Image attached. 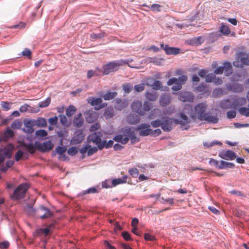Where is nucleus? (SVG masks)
Here are the masks:
<instances>
[{"instance_id": "9", "label": "nucleus", "mask_w": 249, "mask_h": 249, "mask_svg": "<svg viewBox=\"0 0 249 249\" xmlns=\"http://www.w3.org/2000/svg\"><path fill=\"white\" fill-rule=\"evenodd\" d=\"M87 100L89 104L94 106L95 109L97 110L104 108L107 105L106 103H102L103 101L101 98H95L90 97L88 98Z\"/></svg>"}, {"instance_id": "54", "label": "nucleus", "mask_w": 249, "mask_h": 249, "mask_svg": "<svg viewBox=\"0 0 249 249\" xmlns=\"http://www.w3.org/2000/svg\"><path fill=\"white\" fill-rule=\"evenodd\" d=\"M36 134L37 136L44 137L47 135V133L44 130H39L36 131Z\"/></svg>"}, {"instance_id": "13", "label": "nucleus", "mask_w": 249, "mask_h": 249, "mask_svg": "<svg viewBox=\"0 0 249 249\" xmlns=\"http://www.w3.org/2000/svg\"><path fill=\"white\" fill-rule=\"evenodd\" d=\"M131 108L133 111L136 112L141 116H144V112L142 110V104L141 101H134L131 104Z\"/></svg>"}, {"instance_id": "15", "label": "nucleus", "mask_w": 249, "mask_h": 249, "mask_svg": "<svg viewBox=\"0 0 249 249\" xmlns=\"http://www.w3.org/2000/svg\"><path fill=\"white\" fill-rule=\"evenodd\" d=\"M85 119L87 122L89 123H92L95 121L98 117V115L97 112L92 110H89L84 113Z\"/></svg>"}, {"instance_id": "42", "label": "nucleus", "mask_w": 249, "mask_h": 249, "mask_svg": "<svg viewBox=\"0 0 249 249\" xmlns=\"http://www.w3.org/2000/svg\"><path fill=\"white\" fill-rule=\"evenodd\" d=\"M51 102V99L50 98H48L46 100H45L43 101H42L39 103V107H48Z\"/></svg>"}, {"instance_id": "53", "label": "nucleus", "mask_w": 249, "mask_h": 249, "mask_svg": "<svg viewBox=\"0 0 249 249\" xmlns=\"http://www.w3.org/2000/svg\"><path fill=\"white\" fill-rule=\"evenodd\" d=\"M97 192V190L96 188H95V187H92V188H89V189H87V190L83 192L82 193H81V194L85 195V194H89V193H96Z\"/></svg>"}, {"instance_id": "12", "label": "nucleus", "mask_w": 249, "mask_h": 249, "mask_svg": "<svg viewBox=\"0 0 249 249\" xmlns=\"http://www.w3.org/2000/svg\"><path fill=\"white\" fill-rule=\"evenodd\" d=\"M180 117L181 120L179 121L178 120V124L180 125V128L182 130H187L190 127L189 124L190 123V121L188 117L183 112L180 113Z\"/></svg>"}, {"instance_id": "39", "label": "nucleus", "mask_w": 249, "mask_h": 249, "mask_svg": "<svg viewBox=\"0 0 249 249\" xmlns=\"http://www.w3.org/2000/svg\"><path fill=\"white\" fill-rule=\"evenodd\" d=\"M14 136V131L9 128H7L4 133V136L6 139L12 138Z\"/></svg>"}, {"instance_id": "51", "label": "nucleus", "mask_w": 249, "mask_h": 249, "mask_svg": "<svg viewBox=\"0 0 249 249\" xmlns=\"http://www.w3.org/2000/svg\"><path fill=\"white\" fill-rule=\"evenodd\" d=\"M161 83L160 81H155L152 86L153 89L156 90L160 89L161 88Z\"/></svg>"}, {"instance_id": "25", "label": "nucleus", "mask_w": 249, "mask_h": 249, "mask_svg": "<svg viewBox=\"0 0 249 249\" xmlns=\"http://www.w3.org/2000/svg\"><path fill=\"white\" fill-rule=\"evenodd\" d=\"M116 105H115V108L118 110H122L125 108L127 104L124 101H123L121 99L117 98L115 100Z\"/></svg>"}, {"instance_id": "19", "label": "nucleus", "mask_w": 249, "mask_h": 249, "mask_svg": "<svg viewBox=\"0 0 249 249\" xmlns=\"http://www.w3.org/2000/svg\"><path fill=\"white\" fill-rule=\"evenodd\" d=\"M14 148V145L10 143L7 144L3 148L0 149V151L6 158H10L12 156Z\"/></svg>"}, {"instance_id": "30", "label": "nucleus", "mask_w": 249, "mask_h": 249, "mask_svg": "<svg viewBox=\"0 0 249 249\" xmlns=\"http://www.w3.org/2000/svg\"><path fill=\"white\" fill-rule=\"evenodd\" d=\"M219 31L222 35L225 36H228L231 33V30L229 27L223 23H221Z\"/></svg>"}, {"instance_id": "59", "label": "nucleus", "mask_w": 249, "mask_h": 249, "mask_svg": "<svg viewBox=\"0 0 249 249\" xmlns=\"http://www.w3.org/2000/svg\"><path fill=\"white\" fill-rule=\"evenodd\" d=\"M215 76L212 73L207 75L206 76V81L208 83L213 82Z\"/></svg>"}, {"instance_id": "8", "label": "nucleus", "mask_w": 249, "mask_h": 249, "mask_svg": "<svg viewBox=\"0 0 249 249\" xmlns=\"http://www.w3.org/2000/svg\"><path fill=\"white\" fill-rule=\"evenodd\" d=\"M102 132L97 131L90 134L88 136V140L89 142H92L96 145L99 150H102L103 146V144L102 145L103 141L102 140Z\"/></svg>"}, {"instance_id": "6", "label": "nucleus", "mask_w": 249, "mask_h": 249, "mask_svg": "<svg viewBox=\"0 0 249 249\" xmlns=\"http://www.w3.org/2000/svg\"><path fill=\"white\" fill-rule=\"evenodd\" d=\"M29 186L27 183L20 184L16 188L11 197L16 200L23 198Z\"/></svg>"}, {"instance_id": "36", "label": "nucleus", "mask_w": 249, "mask_h": 249, "mask_svg": "<svg viewBox=\"0 0 249 249\" xmlns=\"http://www.w3.org/2000/svg\"><path fill=\"white\" fill-rule=\"evenodd\" d=\"M76 108L73 106H70L66 110V114L68 117H71L75 113Z\"/></svg>"}, {"instance_id": "55", "label": "nucleus", "mask_w": 249, "mask_h": 249, "mask_svg": "<svg viewBox=\"0 0 249 249\" xmlns=\"http://www.w3.org/2000/svg\"><path fill=\"white\" fill-rule=\"evenodd\" d=\"M77 152V149L76 147H71L68 150V153L70 155H74Z\"/></svg>"}, {"instance_id": "49", "label": "nucleus", "mask_w": 249, "mask_h": 249, "mask_svg": "<svg viewBox=\"0 0 249 249\" xmlns=\"http://www.w3.org/2000/svg\"><path fill=\"white\" fill-rule=\"evenodd\" d=\"M151 124L153 127H158L162 125V120H156L151 122Z\"/></svg>"}, {"instance_id": "16", "label": "nucleus", "mask_w": 249, "mask_h": 249, "mask_svg": "<svg viewBox=\"0 0 249 249\" xmlns=\"http://www.w3.org/2000/svg\"><path fill=\"white\" fill-rule=\"evenodd\" d=\"M194 97L193 94L189 92H182L179 94L178 99L183 102H192Z\"/></svg>"}, {"instance_id": "26", "label": "nucleus", "mask_w": 249, "mask_h": 249, "mask_svg": "<svg viewBox=\"0 0 249 249\" xmlns=\"http://www.w3.org/2000/svg\"><path fill=\"white\" fill-rule=\"evenodd\" d=\"M224 71H225V75L227 76L231 75L232 72V66L230 62H226L223 64Z\"/></svg>"}, {"instance_id": "1", "label": "nucleus", "mask_w": 249, "mask_h": 249, "mask_svg": "<svg viewBox=\"0 0 249 249\" xmlns=\"http://www.w3.org/2000/svg\"><path fill=\"white\" fill-rule=\"evenodd\" d=\"M122 134L115 135L113 140L115 142L121 143L122 144H126L129 140H130L131 144H134L140 141V139L136 137L134 131L131 128H122Z\"/></svg>"}, {"instance_id": "63", "label": "nucleus", "mask_w": 249, "mask_h": 249, "mask_svg": "<svg viewBox=\"0 0 249 249\" xmlns=\"http://www.w3.org/2000/svg\"><path fill=\"white\" fill-rule=\"evenodd\" d=\"M1 105L5 110H8L10 108V104L7 102H2Z\"/></svg>"}, {"instance_id": "14", "label": "nucleus", "mask_w": 249, "mask_h": 249, "mask_svg": "<svg viewBox=\"0 0 249 249\" xmlns=\"http://www.w3.org/2000/svg\"><path fill=\"white\" fill-rule=\"evenodd\" d=\"M24 127L23 128V131L28 133L32 134L34 131V126L36 125L35 120H25L24 121Z\"/></svg>"}, {"instance_id": "7", "label": "nucleus", "mask_w": 249, "mask_h": 249, "mask_svg": "<svg viewBox=\"0 0 249 249\" xmlns=\"http://www.w3.org/2000/svg\"><path fill=\"white\" fill-rule=\"evenodd\" d=\"M178 124V120L168 117H162L161 128L164 131H170L173 126Z\"/></svg>"}, {"instance_id": "34", "label": "nucleus", "mask_w": 249, "mask_h": 249, "mask_svg": "<svg viewBox=\"0 0 249 249\" xmlns=\"http://www.w3.org/2000/svg\"><path fill=\"white\" fill-rule=\"evenodd\" d=\"M114 111L112 108H107L104 113L105 117L107 119H110L113 116Z\"/></svg>"}, {"instance_id": "3", "label": "nucleus", "mask_w": 249, "mask_h": 249, "mask_svg": "<svg viewBox=\"0 0 249 249\" xmlns=\"http://www.w3.org/2000/svg\"><path fill=\"white\" fill-rule=\"evenodd\" d=\"M127 64V60L123 59L109 62L103 66V73L107 75L110 72L118 70L120 67Z\"/></svg>"}, {"instance_id": "28", "label": "nucleus", "mask_w": 249, "mask_h": 249, "mask_svg": "<svg viewBox=\"0 0 249 249\" xmlns=\"http://www.w3.org/2000/svg\"><path fill=\"white\" fill-rule=\"evenodd\" d=\"M127 176H124L122 178H118L114 179L111 180V184L112 186H116V185L120 184L126 183L127 180Z\"/></svg>"}, {"instance_id": "52", "label": "nucleus", "mask_w": 249, "mask_h": 249, "mask_svg": "<svg viewBox=\"0 0 249 249\" xmlns=\"http://www.w3.org/2000/svg\"><path fill=\"white\" fill-rule=\"evenodd\" d=\"M100 128V125L99 123H95L92 124L89 128L90 132H94Z\"/></svg>"}, {"instance_id": "18", "label": "nucleus", "mask_w": 249, "mask_h": 249, "mask_svg": "<svg viewBox=\"0 0 249 249\" xmlns=\"http://www.w3.org/2000/svg\"><path fill=\"white\" fill-rule=\"evenodd\" d=\"M226 88L229 91L233 92H241L244 89V87L241 84H228L226 85Z\"/></svg>"}, {"instance_id": "48", "label": "nucleus", "mask_w": 249, "mask_h": 249, "mask_svg": "<svg viewBox=\"0 0 249 249\" xmlns=\"http://www.w3.org/2000/svg\"><path fill=\"white\" fill-rule=\"evenodd\" d=\"M123 90L126 93H129L132 90V86L130 84H125L123 85Z\"/></svg>"}, {"instance_id": "64", "label": "nucleus", "mask_w": 249, "mask_h": 249, "mask_svg": "<svg viewBox=\"0 0 249 249\" xmlns=\"http://www.w3.org/2000/svg\"><path fill=\"white\" fill-rule=\"evenodd\" d=\"M22 54L30 58L31 57V52L29 49H25L22 51Z\"/></svg>"}, {"instance_id": "4", "label": "nucleus", "mask_w": 249, "mask_h": 249, "mask_svg": "<svg viewBox=\"0 0 249 249\" xmlns=\"http://www.w3.org/2000/svg\"><path fill=\"white\" fill-rule=\"evenodd\" d=\"M234 67L242 68L244 65H249V53L238 52L236 53V60L233 62Z\"/></svg>"}, {"instance_id": "29", "label": "nucleus", "mask_w": 249, "mask_h": 249, "mask_svg": "<svg viewBox=\"0 0 249 249\" xmlns=\"http://www.w3.org/2000/svg\"><path fill=\"white\" fill-rule=\"evenodd\" d=\"M140 117L138 116H134L133 114H130L127 117V121L130 124H136L140 122Z\"/></svg>"}, {"instance_id": "32", "label": "nucleus", "mask_w": 249, "mask_h": 249, "mask_svg": "<svg viewBox=\"0 0 249 249\" xmlns=\"http://www.w3.org/2000/svg\"><path fill=\"white\" fill-rule=\"evenodd\" d=\"M152 105L151 103L147 101H144L142 109L144 112V115H145L146 112L149 111L152 109Z\"/></svg>"}, {"instance_id": "44", "label": "nucleus", "mask_w": 249, "mask_h": 249, "mask_svg": "<svg viewBox=\"0 0 249 249\" xmlns=\"http://www.w3.org/2000/svg\"><path fill=\"white\" fill-rule=\"evenodd\" d=\"M98 149L99 148L98 147H91L90 145H89V148L88 149V156H90L94 153H96Z\"/></svg>"}, {"instance_id": "21", "label": "nucleus", "mask_w": 249, "mask_h": 249, "mask_svg": "<svg viewBox=\"0 0 249 249\" xmlns=\"http://www.w3.org/2000/svg\"><path fill=\"white\" fill-rule=\"evenodd\" d=\"M200 121H206L210 123L216 124L218 121V118L216 116L211 115L208 113H206Z\"/></svg>"}, {"instance_id": "33", "label": "nucleus", "mask_w": 249, "mask_h": 249, "mask_svg": "<svg viewBox=\"0 0 249 249\" xmlns=\"http://www.w3.org/2000/svg\"><path fill=\"white\" fill-rule=\"evenodd\" d=\"M35 234H36V236H39L42 234H44L45 236H47L49 234V230L46 229V228L44 229L41 228L37 229L36 231Z\"/></svg>"}, {"instance_id": "58", "label": "nucleus", "mask_w": 249, "mask_h": 249, "mask_svg": "<svg viewBox=\"0 0 249 249\" xmlns=\"http://www.w3.org/2000/svg\"><path fill=\"white\" fill-rule=\"evenodd\" d=\"M59 118L60 122L62 124H63V125H65L67 124L68 120L67 117L64 115H60Z\"/></svg>"}, {"instance_id": "57", "label": "nucleus", "mask_w": 249, "mask_h": 249, "mask_svg": "<svg viewBox=\"0 0 249 249\" xmlns=\"http://www.w3.org/2000/svg\"><path fill=\"white\" fill-rule=\"evenodd\" d=\"M181 88V83L179 82V81H178L177 83H175V85L172 87V89L174 91H178L180 90Z\"/></svg>"}, {"instance_id": "22", "label": "nucleus", "mask_w": 249, "mask_h": 249, "mask_svg": "<svg viewBox=\"0 0 249 249\" xmlns=\"http://www.w3.org/2000/svg\"><path fill=\"white\" fill-rule=\"evenodd\" d=\"M171 101V99L169 95L164 94L160 99V104L162 107H165L170 104Z\"/></svg>"}, {"instance_id": "37", "label": "nucleus", "mask_w": 249, "mask_h": 249, "mask_svg": "<svg viewBox=\"0 0 249 249\" xmlns=\"http://www.w3.org/2000/svg\"><path fill=\"white\" fill-rule=\"evenodd\" d=\"M36 125L40 127H45L47 125V122L46 120L42 118H39L37 120H35Z\"/></svg>"}, {"instance_id": "27", "label": "nucleus", "mask_w": 249, "mask_h": 249, "mask_svg": "<svg viewBox=\"0 0 249 249\" xmlns=\"http://www.w3.org/2000/svg\"><path fill=\"white\" fill-rule=\"evenodd\" d=\"M22 145L25 147L31 154L35 153L36 150H37V147L36 145V142H35L34 144L32 143H30L28 144L23 143L22 144Z\"/></svg>"}, {"instance_id": "40", "label": "nucleus", "mask_w": 249, "mask_h": 249, "mask_svg": "<svg viewBox=\"0 0 249 249\" xmlns=\"http://www.w3.org/2000/svg\"><path fill=\"white\" fill-rule=\"evenodd\" d=\"M22 125V123L19 120H15L11 124V126L14 129H19Z\"/></svg>"}, {"instance_id": "38", "label": "nucleus", "mask_w": 249, "mask_h": 249, "mask_svg": "<svg viewBox=\"0 0 249 249\" xmlns=\"http://www.w3.org/2000/svg\"><path fill=\"white\" fill-rule=\"evenodd\" d=\"M105 36L104 32H101L99 34L92 33L90 35V37L93 39H97L98 38H102Z\"/></svg>"}, {"instance_id": "61", "label": "nucleus", "mask_w": 249, "mask_h": 249, "mask_svg": "<svg viewBox=\"0 0 249 249\" xmlns=\"http://www.w3.org/2000/svg\"><path fill=\"white\" fill-rule=\"evenodd\" d=\"M145 240L148 241H154L156 239L154 236L152 235L149 233H145L144 235Z\"/></svg>"}, {"instance_id": "45", "label": "nucleus", "mask_w": 249, "mask_h": 249, "mask_svg": "<svg viewBox=\"0 0 249 249\" xmlns=\"http://www.w3.org/2000/svg\"><path fill=\"white\" fill-rule=\"evenodd\" d=\"M56 152L59 155H63L66 151L67 147L66 146H57L56 148Z\"/></svg>"}, {"instance_id": "5", "label": "nucleus", "mask_w": 249, "mask_h": 249, "mask_svg": "<svg viewBox=\"0 0 249 249\" xmlns=\"http://www.w3.org/2000/svg\"><path fill=\"white\" fill-rule=\"evenodd\" d=\"M27 208L41 219L48 218L53 215V213L49 208L43 206H40L36 211L33 210L32 207L28 206Z\"/></svg>"}, {"instance_id": "35", "label": "nucleus", "mask_w": 249, "mask_h": 249, "mask_svg": "<svg viewBox=\"0 0 249 249\" xmlns=\"http://www.w3.org/2000/svg\"><path fill=\"white\" fill-rule=\"evenodd\" d=\"M143 6H146L150 8L152 11L154 12H160L161 10V8L162 7V5H160L158 4H153L150 6H147L146 4H143Z\"/></svg>"}, {"instance_id": "10", "label": "nucleus", "mask_w": 249, "mask_h": 249, "mask_svg": "<svg viewBox=\"0 0 249 249\" xmlns=\"http://www.w3.org/2000/svg\"><path fill=\"white\" fill-rule=\"evenodd\" d=\"M36 145L37 150L42 152L49 151L53 147V144L50 141L45 142L43 143L36 142Z\"/></svg>"}, {"instance_id": "20", "label": "nucleus", "mask_w": 249, "mask_h": 249, "mask_svg": "<svg viewBox=\"0 0 249 249\" xmlns=\"http://www.w3.org/2000/svg\"><path fill=\"white\" fill-rule=\"evenodd\" d=\"M164 51L167 55H177L180 53L179 48L170 47L168 45H165Z\"/></svg>"}, {"instance_id": "60", "label": "nucleus", "mask_w": 249, "mask_h": 249, "mask_svg": "<svg viewBox=\"0 0 249 249\" xmlns=\"http://www.w3.org/2000/svg\"><path fill=\"white\" fill-rule=\"evenodd\" d=\"M236 114V112L234 110H230L228 111L227 113V117L229 119H232L235 118Z\"/></svg>"}, {"instance_id": "41", "label": "nucleus", "mask_w": 249, "mask_h": 249, "mask_svg": "<svg viewBox=\"0 0 249 249\" xmlns=\"http://www.w3.org/2000/svg\"><path fill=\"white\" fill-rule=\"evenodd\" d=\"M238 111L241 115L249 117V108L242 107L239 109Z\"/></svg>"}, {"instance_id": "31", "label": "nucleus", "mask_w": 249, "mask_h": 249, "mask_svg": "<svg viewBox=\"0 0 249 249\" xmlns=\"http://www.w3.org/2000/svg\"><path fill=\"white\" fill-rule=\"evenodd\" d=\"M117 95V93L115 91L107 92L105 94H104L102 97L104 98L105 100H110L114 99Z\"/></svg>"}, {"instance_id": "24", "label": "nucleus", "mask_w": 249, "mask_h": 249, "mask_svg": "<svg viewBox=\"0 0 249 249\" xmlns=\"http://www.w3.org/2000/svg\"><path fill=\"white\" fill-rule=\"evenodd\" d=\"M158 97V94L155 91H147L145 93V97L150 101H155Z\"/></svg>"}, {"instance_id": "11", "label": "nucleus", "mask_w": 249, "mask_h": 249, "mask_svg": "<svg viewBox=\"0 0 249 249\" xmlns=\"http://www.w3.org/2000/svg\"><path fill=\"white\" fill-rule=\"evenodd\" d=\"M150 125L148 124L142 123L137 127V130H140L139 135L141 136H146L149 135L151 136L152 129L150 128Z\"/></svg>"}, {"instance_id": "46", "label": "nucleus", "mask_w": 249, "mask_h": 249, "mask_svg": "<svg viewBox=\"0 0 249 249\" xmlns=\"http://www.w3.org/2000/svg\"><path fill=\"white\" fill-rule=\"evenodd\" d=\"M103 146V149L104 148H109L110 147H111L113 144V141L112 140H109L108 142H107L106 141H103L102 145Z\"/></svg>"}, {"instance_id": "23", "label": "nucleus", "mask_w": 249, "mask_h": 249, "mask_svg": "<svg viewBox=\"0 0 249 249\" xmlns=\"http://www.w3.org/2000/svg\"><path fill=\"white\" fill-rule=\"evenodd\" d=\"M234 167V164L233 163L228 162L224 160L218 161L217 168L220 169L225 168H232Z\"/></svg>"}, {"instance_id": "47", "label": "nucleus", "mask_w": 249, "mask_h": 249, "mask_svg": "<svg viewBox=\"0 0 249 249\" xmlns=\"http://www.w3.org/2000/svg\"><path fill=\"white\" fill-rule=\"evenodd\" d=\"M129 174L133 177L136 178L139 175V171L137 168H132L129 170Z\"/></svg>"}, {"instance_id": "50", "label": "nucleus", "mask_w": 249, "mask_h": 249, "mask_svg": "<svg viewBox=\"0 0 249 249\" xmlns=\"http://www.w3.org/2000/svg\"><path fill=\"white\" fill-rule=\"evenodd\" d=\"M24 152L21 150H18L15 155V160L18 161L23 157Z\"/></svg>"}, {"instance_id": "2", "label": "nucleus", "mask_w": 249, "mask_h": 249, "mask_svg": "<svg viewBox=\"0 0 249 249\" xmlns=\"http://www.w3.org/2000/svg\"><path fill=\"white\" fill-rule=\"evenodd\" d=\"M207 105L204 103H201L195 107V112H193L192 107L190 105H187L184 108V112L189 114L190 117L195 120L197 117L200 120L204 116L206 109Z\"/></svg>"}, {"instance_id": "17", "label": "nucleus", "mask_w": 249, "mask_h": 249, "mask_svg": "<svg viewBox=\"0 0 249 249\" xmlns=\"http://www.w3.org/2000/svg\"><path fill=\"white\" fill-rule=\"evenodd\" d=\"M219 156L227 160H233L236 158L235 153L231 150L223 151L219 153Z\"/></svg>"}, {"instance_id": "62", "label": "nucleus", "mask_w": 249, "mask_h": 249, "mask_svg": "<svg viewBox=\"0 0 249 249\" xmlns=\"http://www.w3.org/2000/svg\"><path fill=\"white\" fill-rule=\"evenodd\" d=\"M223 93V90L220 88H217L213 90V94L215 96H218L219 95H222Z\"/></svg>"}, {"instance_id": "56", "label": "nucleus", "mask_w": 249, "mask_h": 249, "mask_svg": "<svg viewBox=\"0 0 249 249\" xmlns=\"http://www.w3.org/2000/svg\"><path fill=\"white\" fill-rule=\"evenodd\" d=\"M58 121V118L57 116H54L53 117L50 118L48 119V122L49 124L51 125H55Z\"/></svg>"}, {"instance_id": "43", "label": "nucleus", "mask_w": 249, "mask_h": 249, "mask_svg": "<svg viewBox=\"0 0 249 249\" xmlns=\"http://www.w3.org/2000/svg\"><path fill=\"white\" fill-rule=\"evenodd\" d=\"M134 89L136 91L140 92L142 91L145 89V84L142 83L134 86Z\"/></svg>"}]
</instances>
